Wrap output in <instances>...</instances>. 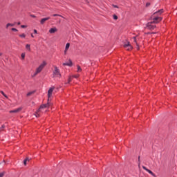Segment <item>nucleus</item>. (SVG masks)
Returning a JSON list of instances; mask_svg holds the SVG:
<instances>
[{
  "label": "nucleus",
  "instance_id": "f257e3e1",
  "mask_svg": "<svg viewBox=\"0 0 177 177\" xmlns=\"http://www.w3.org/2000/svg\"><path fill=\"white\" fill-rule=\"evenodd\" d=\"M153 21L152 22H149L147 24V28H149V30H154L156 28V26L153 25V23H154L155 24H157L158 23H160V21H161V20H162V18L160 17H155L153 18Z\"/></svg>",
  "mask_w": 177,
  "mask_h": 177
},
{
  "label": "nucleus",
  "instance_id": "f03ea898",
  "mask_svg": "<svg viewBox=\"0 0 177 177\" xmlns=\"http://www.w3.org/2000/svg\"><path fill=\"white\" fill-rule=\"evenodd\" d=\"M46 66V62L44 61L42 64H40V66L36 69L35 73L32 77H35L37 75L39 74L42 70H44V68Z\"/></svg>",
  "mask_w": 177,
  "mask_h": 177
},
{
  "label": "nucleus",
  "instance_id": "7ed1b4c3",
  "mask_svg": "<svg viewBox=\"0 0 177 177\" xmlns=\"http://www.w3.org/2000/svg\"><path fill=\"white\" fill-rule=\"evenodd\" d=\"M53 77H55L57 78H61V77H62V74H60V70L56 66H54V71L53 73Z\"/></svg>",
  "mask_w": 177,
  "mask_h": 177
},
{
  "label": "nucleus",
  "instance_id": "20e7f679",
  "mask_svg": "<svg viewBox=\"0 0 177 177\" xmlns=\"http://www.w3.org/2000/svg\"><path fill=\"white\" fill-rule=\"evenodd\" d=\"M47 107H49V102L40 106L39 109L37 111V112L35 113V116L39 117V115H40L39 113L42 112V110H44V109H46Z\"/></svg>",
  "mask_w": 177,
  "mask_h": 177
},
{
  "label": "nucleus",
  "instance_id": "39448f33",
  "mask_svg": "<svg viewBox=\"0 0 177 177\" xmlns=\"http://www.w3.org/2000/svg\"><path fill=\"white\" fill-rule=\"evenodd\" d=\"M53 91H55V87H51L48 91V101L49 102V100L50 97H52V93H53Z\"/></svg>",
  "mask_w": 177,
  "mask_h": 177
},
{
  "label": "nucleus",
  "instance_id": "423d86ee",
  "mask_svg": "<svg viewBox=\"0 0 177 177\" xmlns=\"http://www.w3.org/2000/svg\"><path fill=\"white\" fill-rule=\"evenodd\" d=\"M132 39H133V41L136 44V48H137V49L138 50H139V38H138V37H133L132 38Z\"/></svg>",
  "mask_w": 177,
  "mask_h": 177
},
{
  "label": "nucleus",
  "instance_id": "0eeeda50",
  "mask_svg": "<svg viewBox=\"0 0 177 177\" xmlns=\"http://www.w3.org/2000/svg\"><path fill=\"white\" fill-rule=\"evenodd\" d=\"M124 48L127 49V50H131L132 49V46L129 44V42H127V44L124 45Z\"/></svg>",
  "mask_w": 177,
  "mask_h": 177
},
{
  "label": "nucleus",
  "instance_id": "6e6552de",
  "mask_svg": "<svg viewBox=\"0 0 177 177\" xmlns=\"http://www.w3.org/2000/svg\"><path fill=\"white\" fill-rule=\"evenodd\" d=\"M143 169H145V171H147V172H149L150 174V175H151L152 176L156 177V174H154V173H153V171H151V170L147 169L146 167L142 166Z\"/></svg>",
  "mask_w": 177,
  "mask_h": 177
},
{
  "label": "nucleus",
  "instance_id": "1a4fd4ad",
  "mask_svg": "<svg viewBox=\"0 0 177 177\" xmlns=\"http://www.w3.org/2000/svg\"><path fill=\"white\" fill-rule=\"evenodd\" d=\"M48 32H50V34H55V32H57V28L53 27L50 28Z\"/></svg>",
  "mask_w": 177,
  "mask_h": 177
},
{
  "label": "nucleus",
  "instance_id": "9d476101",
  "mask_svg": "<svg viewBox=\"0 0 177 177\" xmlns=\"http://www.w3.org/2000/svg\"><path fill=\"white\" fill-rule=\"evenodd\" d=\"M21 110H22V108L19 107V108H17V109L10 111L9 113H20V111H21Z\"/></svg>",
  "mask_w": 177,
  "mask_h": 177
},
{
  "label": "nucleus",
  "instance_id": "9b49d317",
  "mask_svg": "<svg viewBox=\"0 0 177 177\" xmlns=\"http://www.w3.org/2000/svg\"><path fill=\"white\" fill-rule=\"evenodd\" d=\"M50 19V17H48L46 18H43L41 19L40 21V24H45V21H47V20H49Z\"/></svg>",
  "mask_w": 177,
  "mask_h": 177
},
{
  "label": "nucleus",
  "instance_id": "f8f14e48",
  "mask_svg": "<svg viewBox=\"0 0 177 177\" xmlns=\"http://www.w3.org/2000/svg\"><path fill=\"white\" fill-rule=\"evenodd\" d=\"M63 66H68L69 67H71V66H73V62H71V59H69V62L64 63Z\"/></svg>",
  "mask_w": 177,
  "mask_h": 177
},
{
  "label": "nucleus",
  "instance_id": "ddd939ff",
  "mask_svg": "<svg viewBox=\"0 0 177 177\" xmlns=\"http://www.w3.org/2000/svg\"><path fill=\"white\" fill-rule=\"evenodd\" d=\"M69 48H70V43H67L65 47L64 55L67 54V51L68 50Z\"/></svg>",
  "mask_w": 177,
  "mask_h": 177
},
{
  "label": "nucleus",
  "instance_id": "4468645a",
  "mask_svg": "<svg viewBox=\"0 0 177 177\" xmlns=\"http://www.w3.org/2000/svg\"><path fill=\"white\" fill-rule=\"evenodd\" d=\"M9 27H15V24H10V23L7 24L6 26V28L8 29V28H9Z\"/></svg>",
  "mask_w": 177,
  "mask_h": 177
},
{
  "label": "nucleus",
  "instance_id": "2eb2a0df",
  "mask_svg": "<svg viewBox=\"0 0 177 177\" xmlns=\"http://www.w3.org/2000/svg\"><path fill=\"white\" fill-rule=\"evenodd\" d=\"M164 12V10L161 9V10H159L158 11L154 12L153 15H161V13H162Z\"/></svg>",
  "mask_w": 177,
  "mask_h": 177
},
{
  "label": "nucleus",
  "instance_id": "dca6fc26",
  "mask_svg": "<svg viewBox=\"0 0 177 177\" xmlns=\"http://www.w3.org/2000/svg\"><path fill=\"white\" fill-rule=\"evenodd\" d=\"M77 73H81V71H82V68H81V66H80L79 65L77 66Z\"/></svg>",
  "mask_w": 177,
  "mask_h": 177
},
{
  "label": "nucleus",
  "instance_id": "f3484780",
  "mask_svg": "<svg viewBox=\"0 0 177 177\" xmlns=\"http://www.w3.org/2000/svg\"><path fill=\"white\" fill-rule=\"evenodd\" d=\"M26 48L28 50H29V52H30V50H31V47H30V44H26Z\"/></svg>",
  "mask_w": 177,
  "mask_h": 177
},
{
  "label": "nucleus",
  "instance_id": "a211bd4d",
  "mask_svg": "<svg viewBox=\"0 0 177 177\" xmlns=\"http://www.w3.org/2000/svg\"><path fill=\"white\" fill-rule=\"evenodd\" d=\"M0 93H1V95H3V96H4V97H6V99H8V95H6V94H5V93L3 91H0Z\"/></svg>",
  "mask_w": 177,
  "mask_h": 177
},
{
  "label": "nucleus",
  "instance_id": "6ab92c4d",
  "mask_svg": "<svg viewBox=\"0 0 177 177\" xmlns=\"http://www.w3.org/2000/svg\"><path fill=\"white\" fill-rule=\"evenodd\" d=\"M21 57L22 60H24V59L26 58V53H23L21 55Z\"/></svg>",
  "mask_w": 177,
  "mask_h": 177
},
{
  "label": "nucleus",
  "instance_id": "aec40b11",
  "mask_svg": "<svg viewBox=\"0 0 177 177\" xmlns=\"http://www.w3.org/2000/svg\"><path fill=\"white\" fill-rule=\"evenodd\" d=\"M20 38H26V34L23 33L21 35H19Z\"/></svg>",
  "mask_w": 177,
  "mask_h": 177
},
{
  "label": "nucleus",
  "instance_id": "412c9836",
  "mask_svg": "<svg viewBox=\"0 0 177 177\" xmlns=\"http://www.w3.org/2000/svg\"><path fill=\"white\" fill-rule=\"evenodd\" d=\"M33 93H34V91H30L27 93V96H31V95H32Z\"/></svg>",
  "mask_w": 177,
  "mask_h": 177
},
{
  "label": "nucleus",
  "instance_id": "4be33fe9",
  "mask_svg": "<svg viewBox=\"0 0 177 177\" xmlns=\"http://www.w3.org/2000/svg\"><path fill=\"white\" fill-rule=\"evenodd\" d=\"M12 31H15L16 32H17V31H19L16 28H12Z\"/></svg>",
  "mask_w": 177,
  "mask_h": 177
},
{
  "label": "nucleus",
  "instance_id": "5701e85b",
  "mask_svg": "<svg viewBox=\"0 0 177 177\" xmlns=\"http://www.w3.org/2000/svg\"><path fill=\"white\" fill-rule=\"evenodd\" d=\"M5 176V171L0 173V177H3Z\"/></svg>",
  "mask_w": 177,
  "mask_h": 177
},
{
  "label": "nucleus",
  "instance_id": "b1692460",
  "mask_svg": "<svg viewBox=\"0 0 177 177\" xmlns=\"http://www.w3.org/2000/svg\"><path fill=\"white\" fill-rule=\"evenodd\" d=\"M113 19L114 20H118V17L115 15H113Z\"/></svg>",
  "mask_w": 177,
  "mask_h": 177
},
{
  "label": "nucleus",
  "instance_id": "393cba45",
  "mask_svg": "<svg viewBox=\"0 0 177 177\" xmlns=\"http://www.w3.org/2000/svg\"><path fill=\"white\" fill-rule=\"evenodd\" d=\"M53 16L54 17H57V16L62 17V15H59V14H54Z\"/></svg>",
  "mask_w": 177,
  "mask_h": 177
},
{
  "label": "nucleus",
  "instance_id": "a878e982",
  "mask_svg": "<svg viewBox=\"0 0 177 177\" xmlns=\"http://www.w3.org/2000/svg\"><path fill=\"white\" fill-rule=\"evenodd\" d=\"M71 81H72L71 77H69L68 80V84H70Z\"/></svg>",
  "mask_w": 177,
  "mask_h": 177
},
{
  "label": "nucleus",
  "instance_id": "bb28decb",
  "mask_svg": "<svg viewBox=\"0 0 177 177\" xmlns=\"http://www.w3.org/2000/svg\"><path fill=\"white\" fill-rule=\"evenodd\" d=\"M78 77H80L79 75H75L73 76V78H78Z\"/></svg>",
  "mask_w": 177,
  "mask_h": 177
},
{
  "label": "nucleus",
  "instance_id": "cd10ccee",
  "mask_svg": "<svg viewBox=\"0 0 177 177\" xmlns=\"http://www.w3.org/2000/svg\"><path fill=\"white\" fill-rule=\"evenodd\" d=\"M112 6L113 8H116L117 9H118V6L117 5L113 4Z\"/></svg>",
  "mask_w": 177,
  "mask_h": 177
},
{
  "label": "nucleus",
  "instance_id": "c85d7f7f",
  "mask_svg": "<svg viewBox=\"0 0 177 177\" xmlns=\"http://www.w3.org/2000/svg\"><path fill=\"white\" fill-rule=\"evenodd\" d=\"M138 162H139L138 165H140V156L138 157Z\"/></svg>",
  "mask_w": 177,
  "mask_h": 177
},
{
  "label": "nucleus",
  "instance_id": "c756f323",
  "mask_svg": "<svg viewBox=\"0 0 177 177\" xmlns=\"http://www.w3.org/2000/svg\"><path fill=\"white\" fill-rule=\"evenodd\" d=\"M24 165H27V160H24Z\"/></svg>",
  "mask_w": 177,
  "mask_h": 177
},
{
  "label": "nucleus",
  "instance_id": "7c9ffc66",
  "mask_svg": "<svg viewBox=\"0 0 177 177\" xmlns=\"http://www.w3.org/2000/svg\"><path fill=\"white\" fill-rule=\"evenodd\" d=\"M21 28H26L27 26L25 25H21Z\"/></svg>",
  "mask_w": 177,
  "mask_h": 177
},
{
  "label": "nucleus",
  "instance_id": "2f4dec72",
  "mask_svg": "<svg viewBox=\"0 0 177 177\" xmlns=\"http://www.w3.org/2000/svg\"><path fill=\"white\" fill-rule=\"evenodd\" d=\"M30 17H33L34 19H35V17H36L35 15H31Z\"/></svg>",
  "mask_w": 177,
  "mask_h": 177
},
{
  "label": "nucleus",
  "instance_id": "473e14b6",
  "mask_svg": "<svg viewBox=\"0 0 177 177\" xmlns=\"http://www.w3.org/2000/svg\"><path fill=\"white\" fill-rule=\"evenodd\" d=\"M34 32H35V34H37L38 33V31H37V30H34Z\"/></svg>",
  "mask_w": 177,
  "mask_h": 177
},
{
  "label": "nucleus",
  "instance_id": "72a5a7b5",
  "mask_svg": "<svg viewBox=\"0 0 177 177\" xmlns=\"http://www.w3.org/2000/svg\"><path fill=\"white\" fill-rule=\"evenodd\" d=\"M147 6H150V3H147Z\"/></svg>",
  "mask_w": 177,
  "mask_h": 177
},
{
  "label": "nucleus",
  "instance_id": "f704fd0d",
  "mask_svg": "<svg viewBox=\"0 0 177 177\" xmlns=\"http://www.w3.org/2000/svg\"><path fill=\"white\" fill-rule=\"evenodd\" d=\"M26 161H30V159L28 158H26Z\"/></svg>",
  "mask_w": 177,
  "mask_h": 177
},
{
  "label": "nucleus",
  "instance_id": "c9c22d12",
  "mask_svg": "<svg viewBox=\"0 0 177 177\" xmlns=\"http://www.w3.org/2000/svg\"><path fill=\"white\" fill-rule=\"evenodd\" d=\"M32 38H34V35L31 34Z\"/></svg>",
  "mask_w": 177,
  "mask_h": 177
},
{
  "label": "nucleus",
  "instance_id": "e433bc0d",
  "mask_svg": "<svg viewBox=\"0 0 177 177\" xmlns=\"http://www.w3.org/2000/svg\"><path fill=\"white\" fill-rule=\"evenodd\" d=\"M1 128H5V125H2Z\"/></svg>",
  "mask_w": 177,
  "mask_h": 177
},
{
  "label": "nucleus",
  "instance_id": "4c0bfd02",
  "mask_svg": "<svg viewBox=\"0 0 177 177\" xmlns=\"http://www.w3.org/2000/svg\"><path fill=\"white\" fill-rule=\"evenodd\" d=\"M18 26H20V22H18Z\"/></svg>",
  "mask_w": 177,
  "mask_h": 177
},
{
  "label": "nucleus",
  "instance_id": "58836bf2",
  "mask_svg": "<svg viewBox=\"0 0 177 177\" xmlns=\"http://www.w3.org/2000/svg\"><path fill=\"white\" fill-rule=\"evenodd\" d=\"M0 56H2V53H0Z\"/></svg>",
  "mask_w": 177,
  "mask_h": 177
}]
</instances>
